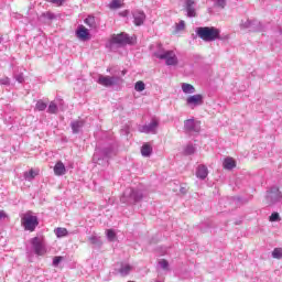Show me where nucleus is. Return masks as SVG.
<instances>
[{
  "mask_svg": "<svg viewBox=\"0 0 282 282\" xmlns=\"http://www.w3.org/2000/svg\"><path fill=\"white\" fill-rule=\"evenodd\" d=\"M199 123L195 121V119H187L184 121V130L187 133H199Z\"/></svg>",
  "mask_w": 282,
  "mask_h": 282,
  "instance_id": "9b49d317",
  "label": "nucleus"
},
{
  "mask_svg": "<svg viewBox=\"0 0 282 282\" xmlns=\"http://www.w3.org/2000/svg\"><path fill=\"white\" fill-rule=\"evenodd\" d=\"M160 127V121L158 119H152L150 123L139 127L140 133H158V128Z\"/></svg>",
  "mask_w": 282,
  "mask_h": 282,
  "instance_id": "9d476101",
  "label": "nucleus"
},
{
  "mask_svg": "<svg viewBox=\"0 0 282 282\" xmlns=\"http://www.w3.org/2000/svg\"><path fill=\"white\" fill-rule=\"evenodd\" d=\"M83 127H85V121L83 120H75L70 122V128L73 133H80V129H83Z\"/></svg>",
  "mask_w": 282,
  "mask_h": 282,
  "instance_id": "f3484780",
  "label": "nucleus"
},
{
  "mask_svg": "<svg viewBox=\"0 0 282 282\" xmlns=\"http://www.w3.org/2000/svg\"><path fill=\"white\" fill-rule=\"evenodd\" d=\"M86 23V25H88V28H90L91 30H96V18L89 15L88 18L85 19L84 21Z\"/></svg>",
  "mask_w": 282,
  "mask_h": 282,
  "instance_id": "bb28decb",
  "label": "nucleus"
},
{
  "mask_svg": "<svg viewBox=\"0 0 282 282\" xmlns=\"http://www.w3.org/2000/svg\"><path fill=\"white\" fill-rule=\"evenodd\" d=\"M133 40L127 33H120L112 35L110 41L107 44V47L113 50V47H124V45H131Z\"/></svg>",
  "mask_w": 282,
  "mask_h": 282,
  "instance_id": "39448f33",
  "label": "nucleus"
},
{
  "mask_svg": "<svg viewBox=\"0 0 282 282\" xmlns=\"http://www.w3.org/2000/svg\"><path fill=\"white\" fill-rule=\"evenodd\" d=\"M144 194L140 189H133L128 187L124 189L122 196L120 197L121 204H127L131 206L133 204H138V202H142Z\"/></svg>",
  "mask_w": 282,
  "mask_h": 282,
  "instance_id": "f03ea898",
  "label": "nucleus"
},
{
  "mask_svg": "<svg viewBox=\"0 0 282 282\" xmlns=\"http://www.w3.org/2000/svg\"><path fill=\"white\" fill-rule=\"evenodd\" d=\"M252 23H253V20H247V21H242L241 23H240V28L242 29V30H249V32H251L252 31Z\"/></svg>",
  "mask_w": 282,
  "mask_h": 282,
  "instance_id": "cd10ccee",
  "label": "nucleus"
},
{
  "mask_svg": "<svg viewBox=\"0 0 282 282\" xmlns=\"http://www.w3.org/2000/svg\"><path fill=\"white\" fill-rule=\"evenodd\" d=\"M0 43H3V37L2 36H0Z\"/></svg>",
  "mask_w": 282,
  "mask_h": 282,
  "instance_id": "49530a36",
  "label": "nucleus"
},
{
  "mask_svg": "<svg viewBox=\"0 0 282 282\" xmlns=\"http://www.w3.org/2000/svg\"><path fill=\"white\" fill-rule=\"evenodd\" d=\"M133 270V267H131L130 264L127 263H122L120 269L118 270L119 274H121V276H128V274Z\"/></svg>",
  "mask_w": 282,
  "mask_h": 282,
  "instance_id": "aec40b11",
  "label": "nucleus"
},
{
  "mask_svg": "<svg viewBox=\"0 0 282 282\" xmlns=\"http://www.w3.org/2000/svg\"><path fill=\"white\" fill-rule=\"evenodd\" d=\"M107 237H108L109 241H115V239H116V231H113L112 229H108L107 230Z\"/></svg>",
  "mask_w": 282,
  "mask_h": 282,
  "instance_id": "e433bc0d",
  "label": "nucleus"
},
{
  "mask_svg": "<svg viewBox=\"0 0 282 282\" xmlns=\"http://www.w3.org/2000/svg\"><path fill=\"white\" fill-rule=\"evenodd\" d=\"M119 76H105L99 75L97 83L98 85H101L102 87H113V85H118L120 83Z\"/></svg>",
  "mask_w": 282,
  "mask_h": 282,
  "instance_id": "1a4fd4ad",
  "label": "nucleus"
},
{
  "mask_svg": "<svg viewBox=\"0 0 282 282\" xmlns=\"http://www.w3.org/2000/svg\"><path fill=\"white\" fill-rule=\"evenodd\" d=\"M36 175H39V172H36L34 170H30L29 172H24V180L26 182H32V180H34V177H36Z\"/></svg>",
  "mask_w": 282,
  "mask_h": 282,
  "instance_id": "393cba45",
  "label": "nucleus"
},
{
  "mask_svg": "<svg viewBox=\"0 0 282 282\" xmlns=\"http://www.w3.org/2000/svg\"><path fill=\"white\" fill-rule=\"evenodd\" d=\"M30 243L36 257H45V254H47V245L45 243V240L34 237L31 239Z\"/></svg>",
  "mask_w": 282,
  "mask_h": 282,
  "instance_id": "423d86ee",
  "label": "nucleus"
},
{
  "mask_svg": "<svg viewBox=\"0 0 282 282\" xmlns=\"http://www.w3.org/2000/svg\"><path fill=\"white\" fill-rule=\"evenodd\" d=\"M0 85H10V78L9 77L0 78Z\"/></svg>",
  "mask_w": 282,
  "mask_h": 282,
  "instance_id": "37998d69",
  "label": "nucleus"
},
{
  "mask_svg": "<svg viewBox=\"0 0 282 282\" xmlns=\"http://www.w3.org/2000/svg\"><path fill=\"white\" fill-rule=\"evenodd\" d=\"M41 19H47L48 21H53V19H56V15L54 13L47 11L41 14Z\"/></svg>",
  "mask_w": 282,
  "mask_h": 282,
  "instance_id": "f704fd0d",
  "label": "nucleus"
},
{
  "mask_svg": "<svg viewBox=\"0 0 282 282\" xmlns=\"http://www.w3.org/2000/svg\"><path fill=\"white\" fill-rule=\"evenodd\" d=\"M186 17L193 19L197 17V10L195 9V0H185Z\"/></svg>",
  "mask_w": 282,
  "mask_h": 282,
  "instance_id": "ddd939ff",
  "label": "nucleus"
},
{
  "mask_svg": "<svg viewBox=\"0 0 282 282\" xmlns=\"http://www.w3.org/2000/svg\"><path fill=\"white\" fill-rule=\"evenodd\" d=\"M267 204L268 206H274V204H278V202H281L282 194L281 191H279V187H271L270 191L267 192Z\"/></svg>",
  "mask_w": 282,
  "mask_h": 282,
  "instance_id": "0eeeda50",
  "label": "nucleus"
},
{
  "mask_svg": "<svg viewBox=\"0 0 282 282\" xmlns=\"http://www.w3.org/2000/svg\"><path fill=\"white\" fill-rule=\"evenodd\" d=\"M124 133H126V135H129V128L124 129Z\"/></svg>",
  "mask_w": 282,
  "mask_h": 282,
  "instance_id": "a18cd8bd",
  "label": "nucleus"
},
{
  "mask_svg": "<svg viewBox=\"0 0 282 282\" xmlns=\"http://www.w3.org/2000/svg\"><path fill=\"white\" fill-rule=\"evenodd\" d=\"M22 226L24 230H29V232H34L36 230V226H39V218L32 215H25L22 218Z\"/></svg>",
  "mask_w": 282,
  "mask_h": 282,
  "instance_id": "6e6552de",
  "label": "nucleus"
},
{
  "mask_svg": "<svg viewBox=\"0 0 282 282\" xmlns=\"http://www.w3.org/2000/svg\"><path fill=\"white\" fill-rule=\"evenodd\" d=\"M120 8V0H112L109 4L110 10H118Z\"/></svg>",
  "mask_w": 282,
  "mask_h": 282,
  "instance_id": "c9c22d12",
  "label": "nucleus"
},
{
  "mask_svg": "<svg viewBox=\"0 0 282 282\" xmlns=\"http://www.w3.org/2000/svg\"><path fill=\"white\" fill-rule=\"evenodd\" d=\"M264 26L261 22L253 20L251 24V32H263Z\"/></svg>",
  "mask_w": 282,
  "mask_h": 282,
  "instance_id": "b1692460",
  "label": "nucleus"
},
{
  "mask_svg": "<svg viewBox=\"0 0 282 282\" xmlns=\"http://www.w3.org/2000/svg\"><path fill=\"white\" fill-rule=\"evenodd\" d=\"M65 173H67V170L65 169V164L58 161L54 166V174L57 176H61V175H65Z\"/></svg>",
  "mask_w": 282,
  "mask_h": 282,
  "instance_id": "a211bd4d",
  "label": "nucleus"
},
{
  "mask_svg": "<svg viewBox=\"0 0 282 282\" xmlns=\"http://www.w3.org/2000/svg\"><path fill=\"white\" fill-rule=\"evenodd\" d=\"M195 151H196L195 145L189 143L184 149V155H193V153H195Z\"/></svg>",
  "mask_w": 282,
  "mask_h": 282,
  "instance_id": "7c9ffc66",
  "label": "nucleus"
},
{
  "mask_svg": "<svg viewBox=\"0 0 282 282\" xmlns=\"http://www.w3.org/2000/svg\"><path fill=\"white\" fill-rule=\"evenodd\" d=\"M134 89L135 91H144V89H147V85L144 84V82L139 80L135 83Z\"/></svg>",
  "mask_w": 282,
  "mask_h": 282,
  "instance_id": "2f4dec72",
  "label": "nucleus"
},
{
  "mask_svg": "<svg viewBox=\"0 0 282 282\" xmlns=\"http://www.w3.org/2000/svg\"><path fill=\"white\" fill-rule=\"evenodd\" d=\"M151 153H153V148L149 143H144L141 148V155L143 158H151Z\"/></svg>",
  "mask_w": 282,
  "mask_h": 282,
  "instance_id": "6ab92c4d",
  "label": "nucleus"
},
{
  "mask_svg": "<svg viewBox=\"0 0 282 282\" xmlns=\"http://www.w3.org/2000/svg\"><path fill=\"white\" fill-rule=\"evenodd\" d=\"M76 36L80 41H89V30H87L85 26H79L78 30L76 31Z\"/></svg>",
  "mask_w": 282,
  "mask_h": 282,
  "instance_id": "2eb2a0df",
  "label": "nucleus"
},
{
  "mask_svg": "<svg viewBox=\"0 0 282 282\" xmlns=\"http://www.w3.org/2000/svg\"><path fill=\"white\" fill-rule=\"evenodd\" d=\"M281 218L279 216V213H273L270 216V221H279Z\"/></svg>",
  "mask_w": 282,
  "mask_h": 282,
  "instance_id": "79ce46f5",
  "label": "nucleus"
},
{
  "mask_svg": "<svg viewBox=\"0 0 282 282\" xmlns=\"http://www.w3.org/2000/svg\"><path fill=\"white\" fill-rule=\"evenodd\" d=\"M159 265H160V268H162V270H169V261H166L164 259L159 261Z\"/></svg>",
  "mask_w": 282,
  "mask_h": 282,
  "instance_id": "58836bf2",
  "label": "nucleus"
},
{
  "mask_svg": "<svg viewBox=\"0 0 282 282\" xmlns=\"http://www.w3.org/2000/svg\"><path fill=\"white\" fill-rule=\"evenodd\" d=\"M185 26H186V23L184 22V20H181L180 23L176 24L177 32L184 30Z\"/></svg>",
  "mask_w": 282,
  "mask_h": 282,
  "instance_id": "ea45409f",
  "label": "nucleus"
},
{
  "mask_svg": "<svg viewBox=\"0 0 282 282\" xmlns=\"http://www.w3.org/2000/svg\"><path fill=\"white\" fill-rule=\"evenodd\" d=\"M154 56L160 61H165V65L170 67H175L180 63L175 51H166L162 48V44L159 45V51L154 52Z\"/></svg>",
  "mask_w": 282,
  "mask_h": 282,
  "instance_id": "7ed1b4c3",
  "label": "nucleus"
},
{
  "mask_svg": "<svg viewBox=\"0 0 282 282\" xmlns=\"http://www.w3.org/2000/svg\"><path fill=\"white\" fill-rule=\"evenodd\" d=\"M54 232L57 239H62V237H67V235H69V232L67 231V228H63V227H57L54 230Z\"/></svg>",
  "mask_w": 282,
  "mask_h": 282,
  "instance_id": "5701e85b",
  "label": "nucleus"
},
{
  "mask_svg": "<svg viewBox=\"0 0 282 282\" xmlns=\"http://www.w3.org/2000/svg\"><path fill=\"white\" fill-rule=\"evenodd\" d=\"M132 17L134 19V25H143L144 21L147 20V14H144V11L137 10L132 13Z\"/></svg>",
  "mask_w": 282,
  "mask_h": 282,
  "instance_id": "4468645a",
  "label": "nucleus"
},
{
  "mask_svg": "<svg viewBox=\"0 0 282 282\" xmlns=\"http://www.w3.org/2000/svg\"><path fill=\"white\" fill-rule=\"evenodd\" d=\"M181 87H182L183 94H195V86L194 85L183 83Z\"/></svg>",
  "mask_w": 282,
  "mask_h": 282,
  "instance_id": "4be33fe9",
  "label": "nucleus"
},
{
  "mask_svg": "<svg viewBox=\"0 0 282 282\" xmlns=\"http://www.w3.org/2000/svg\"><path fill=\"white\" fill-rule=\"evenodd\" d=\"M14 78L18 83H24L25 78L23 77V73L14 75Z\"/></svg>",
  "mask_w": 282,
  "mask_h": 282,
  "instance_id": "a19ab883",
  "label": "nucleus"
},
{
  "mask_svg": "<svg viewBox=\"0 0 282 282\" xmlns=\"http://www.w3.org/2000/svg\"><path fill=\"white\" fill-rule=\"evenodd\" d=\"M35 109H37V111H45L47 109V104L40 99L35 104Z\"/></svg>",
  "mask_w": 282,
  "mask_h": 282,
  "instance_id": "c85d7f7f",
  "label": "nucleus"
},
{
  "mask_svg": "<svg viewBox=\"0 0 282 282\" xmlns=\"http://www.w3.org/2000/svg\"><path fill=\"white\" fill-rule=\"evenodd\" d=\"M273 259H282V248H275L272 251Z\"/></svg>",
  "mask_w": 282,
  "mask_h": 282,
  "instance_id": "72a5a7b5",
  "label": "nucleus"
},
{
  "mask_svg": "<svg viewBox=\"0 0 282 282\" xmlns=\"http://www.w3.org/2000/svg\"><path fill=\"white\" fill-rule=\"evenodd\" d=\"M47 113H58V106L56 102L51 101L47 108Z\"/></svg>",
  "mask_w": 282,
  "mask_h": 282,
  "instance_id": "c756f323",
  "label": "nucleus"
},
{
  "mask_svg": "<svg viewBox=\"0 0 282 282\" xmlns=\"http://www.w3.org/2000/svg\"><path fill=\"white\" fill-rule=\"evenodd\" d=\"M61 261H63V257H61V256L54 257L53 258V267L58 268V264L61 263Z\"/></svg>",
  "mask_w": 282,
  "mask_h": 282,
  "instance_id": "4c0bfd02",
  "label": "nucleus"
},
{
  "mask_svg": "<svg viewBox=\"0 0 282 282\" xmlns=\"http://www.w3.org/2000/svg\"><path fill=\"white\" fill-rule=\"evenodd\" d=\"M214 6L216 8H221V10H224V8H226V0H210Z\"/></svg>",
  "mask_w": 282,
  "mask_h": 282,
  "instance_id": "473e14b6",
  "label": "nucleus"
},
{
  "mask_svg": "<svg viewBox=\"0 0 282 282\" xmlns=\"http://www.w3.org/2000/svg\"><path fill=\"white\" fill-rule=\"evenodd\" d=\"M196 34L202 39V41H205V43H210L219 39L220 31L214 26H199L196 30Z\"/></svg>",
  "mask_w": 282,
  "mask_h": 282,
  "instance_id": "20e7f679",
  "label": "nucleus"
},
{
  "mask_svg": "<svg viewBox=\"0 0 282 282\" xmlns=\"http://www.w3.org/2000/svg\"><path fill=\"white\" fill-rule=\"evenodd\" d=\"M124 74H127V70H122V76H124Z\"/></svg>",
  "mask_w": 282,
  "mask_h": 282,
  "instance_id": "de8ad7c7",
  "label": "nucleus"
},
{
  "mask_svg": "<svg viewBox=\"0 0 282 282\" xmlns=\"http://www.w3.org/2000/svg\"><path fill=\"white\" fill-rule=\"evenodd\" d=\"M88 241H90V243L93 246H96L97 248H100V246H102V240H100V237L98 236H90L88 238Z\"/></svg>",
  "mask_w": 282,
  "mask_h": 282,
  "instance_id": "a878e982",
  "label": "nucleus"
},
{
  "mask_svg": "<svg viewBox=\"0 0 282 282\" xmlns=\"http://www.w3.org/2000/svg\"><path fill=\"white\" fill-rule=\"evenodd\" d=\"M196 177L198 180H206L208 177V167L206 165H198L196 169Z\"/></svg>",
  "mask_w": 282,
  "mask_h": 282,
  "instance_id": "dca6fc26",
  "label": "nucleus"
},
{
  "mask_svg": "<svg viewBox=\"0 0 282 282\" xmlns=\"http://www.w3.org/2000/svg\"><path fill=\"white\" fill-rule=\"evenodd\" d=\"M186 105L188 107H199V105H204V96L199 94L189 96L186 99Z\"/></svg>",
  "mask_w": 282,
  "mask_h": 282,
  "instance_id": "f8f14e48",
  "label": "nucleus"
},
{
  "mask_svg": "<svg viewBox=\"0 0 282 282\" xmlns=\"http://www.w3.org/2000/svg\"><path fill=\"white\" fill-rule=\"evenodd\" d=\"M223 164H224V169H227V171H232V169L237 166V164L235 163V160H232L231 158L225 159Z\"/></svg>",
  "mask_w": 282,
  "mask_h": 282,
  "instance_id": "412c9836",
  "label": "nucleus"
},
{
  "mask_svg": "<svg viewBox=\"0 0 282 282\" xmlns=\"http://www.w3.org/2000/svg\"><path fill=\"white\" fill-rule=\"evenodd\" d=\"M113 155H116V150L112 147L97 148L93 156V162L99 166H109V159L113 158Z\"/></svg>",
  "mask_w": 282,
  "mask_h": 282,
  "instance_id": "f257e3e1",
  "label": "nucleus"
},
{
  "mask_svg": "<svg viewBox=\"0 0 282 282\" xmlns=\"http://www.w3.org/2000/svg\"><path fill=\"white\" fill-rule=\"evenodd\" d=\"M6 214L3 212H0V219H4Z\"/></svg>",
  "mask_w": 282,
  "mask_h": 282,
  "instance_id": "c03bdc74",
  "label": "nucleus"
}]
</instances>
